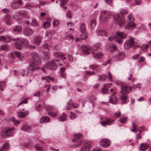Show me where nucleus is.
I'll list each match as a JSON object with an SVG mask.
<instances>
[{
  "mask_svg": "<svg viewBox=\"0 0 151 151\" xmlns=\"http://www.w3.org/2000/svg\"><path fill=\"white\" fill-rule=\"evenodd\" d=\"M30 55L34 60L30 63V65L28 68V72H26V75L31 71H33L39 68L38 65L40 63V59L38 55L35 52H33L30 54Z\"/></svg>",
  "mask_w": 151,
  "mask_h": 151,
  "instance_id": "obj_1",
  "label": "nucleus"
},
{
  "mask_svg": "<svg viewBox=\"0 0 151 151\" xmlns=\"http://www.w3.org/2000/svg\"><path fill=\"white\" fill-rule=\"evenodd\" d=\"M132 88L134 89V87H129L126 85L121 86V91L119 93V96L122 103L126 104L127 103V95L129 92V90L131 91Z\"/></svg>",
  "mask_w": 151,
  "mask_h": 151,
  "instance_id": "obj_2",
  "label": "nucleus"
},
{
  "mask_svg": "<svg viewBox=\"0 0 151 151\" xmlns=\"http://www.w3.org/2000/svg\"><path fill=\"white\" fill-rule=\"evenodd\" d=\"M126 37L127 35L125 33L118 31L116 32V35L109 37V40L110 41H112L114 40L118 43H121L123 42V40L126 38Z\"/></svg>",
  "mask_w": 151,
  "mask_h": 151,
  "instance_id": "obj_3",
  "label": "nucleus"
},
{
  "mask_svg": "<svg viewBox=\"0 0 151 151\" xmlns=\"http://www.w3.org/2000/svg\"><path fill=\"white\" fill-rule=\"evenodd\" d=\"M12 40L14 41L16 40L17 41L15 43V45L17 49L19 50L22 48V44L19 43V42H20V41L17 40L16 39H12L11 37L8 35L0 36V41H4L7 42H10V40Z\"/></svg>",
  "mask_w": 151,
  "mask_h": 151,
  "instance_id": "obj_4",
  "label": "nucleus"
},
{
  "mask_svg": "<svg viewBox=\"0 0 151 151\" xmlns=\"http://www.w3.org/2000/svg\"><path fill=\"white\" fill-rule=\"evenodd\" d=\"M58 61V60H55L49 62L44 65V68L52 71H54L57 69Z\"/></svg>",
  "mask_w": 151,
  "mask_h": 151,
  "instance_id": "obj_5",
  "label": "nucleus"
},
{
  "mask_svg": "<svg viewBox=\"0 0 151 151\" xmlns=\"http://www.w3.org/2000/svg\"><path fill=\"white\" fill-rule=\"evenodd\" d=\"M14 127L5 128L2 130L0 135L2 137L6 138L11 136L13 135L12 131Z\"/></svg>",
  "mask_w": 151,
  "mask_h": 151,
  "instance_id": "obj_6",
  "label": "nucleus"
},
{
  "mask_svg": "<svg viewBox=\"0 0 151 151\" xmlns=\"http://www.w3.org/2000/svg\"><path fill=\"white\" fill-rule=\"evenodd\" d=\"M101 124L103 126L111 125L114 123V120L110 118H101Z\"/></svg>",
  "mask_w": 151,
  "mask_h": 151,
  "instance_id": "obj_7",
  "label": "nucleus"
},
{
  "mask_svg": "<svg viewBox=\"0 0 151 151\" xmlns=\"http://www.w3.org/2000/svg\"><path fill=\"white\" fill-rule=\"evenodd\" d=\"M74 137L75 138L73 139V141L74 142L75 145L76 146L80 145L82 142V135L78 133L74 135Z\"/></svg>",
  "mask_w": 151,
  "mask_h": 151,
  "instance_id": "obj_8",
  "label": "nucleus"
},
{
  "mask_svg": "<svg viewBox=\"0 0 151 151\" xmlns=\"http://www.w3.org/2000/svg\"><path fill=\"white\" fill-rule=\"evenodd\" d=\"M127 17L129 22L125 26V28L126 29H129L135 27H136V24L132 22L134 19V17L132 14H130Z\"/></svg>",
  "mask_w": 151,
  "mask_h": 151,
  "instance_id": "obj_9",
  "label": "nucleus"
},
{
  "mask_svg": "<svg viewBox=\"0 0 151 151\" xmlns=\"http://www.w3.org/2000/svg\"><path fill=\"white\" fill-rule=\"evenodd\" d=\"M114 18L116 23L119 24L120 27L123 26L125 23L123 18V17H122L119 14H115L114 16Z\"/></svg>",
  "mask_w": 151,
  "mask_h": 151,
  "instance_id": "obj_10",
  "label": "nucleus"
},
{
  "mask_svg": "<svg viewBox=\"0 0 151 151\" xmlns=\"http://www.w3.org/2000/svg\"><path fill=\"white\" fill-rule=\"evenodd\" d=\"M109 16V12L105 11H102L99 17L100 22L101 23H104L106 21Z\"/></svg>",
  "mask_w": 151,
  "mask_h": 151,
  "instance_id": "obj_11",
  "label": "nucleus"
},
{
  "mask_svg": "<svg viewBox=\"0 0 151 151\" xmlns=\"http://www.w3.org/2000/svg\"><path fill=\"white\" fill-rule=\"evenodd\" d=\"M134 45V39L132 37H130L129 40L125 42L124 44V47L125 49H128L133 46Z\"/></svg>",
  "mask_w": 151,
  "mask_h": 151,
  "instance_id": "obj_12",
  "label": "nucleus"
},
{
  "mask_svg": "<svg viewBox=\"0 0 151 151\" xmlns=\"http://www.w3.org/2000/svg\"><path fill=\"white\" fill-rule=\"evenodd\" d=\"M80 30L82 33L83 34L81 36V38L82 39H85L87 38V36L86 34H85L86 30V26L85 24L83 23L81 24L80 25Z\"/></svg>",
  "mask_w": 151,
  "mask_h": 151,
  "instance_id": "obj_13",
  "label": "nucleus"
},
{
  "mask_svg": "<svg viewBox=\"0 0 151 151\" xmlns=\"http://www.w3.org/2000/svg\"><path fill=\"white\" fill-rule=\"evenodd\" d=\"M82 49L83 53L84 55H89L90 52H91V47L88 45L83 46Z\"/></svg>",
  "mask_w": 151,
  "mask_h": 151,
  "instance_id": "obj_14",
  "label": "nucleus"
},
{
  "mask_svg": "<svg viewBox=\"0 0 151 151\" xmlns=\"http://www.w3.org/2000/svg\"><path fill=\"white\" fill-rule=\"evenodd\" d=\"M91 147V143L89 141L85 142L84 145L81 149V151H89Z\"/></svg>",
  "mask_w": 151,
  "mask_h": 151,
  "instance_id": "obj_15",
  "label": "nucleus"
},
{
  "mask_svg": "<svg viewBox=\"0 0 151 151\" xmlns=\"http://www.w3.org/2000/svg\"><path fill=\"white\" fill-rule=\"evenodd\" d=\"M101 50L100 44H95L93 45L92 47L91 48V53L92 54H94L96 52H99Z\"/></svg>",
  "mask_w": 151,
  "mask_h": 151,
  "instance_id": "obj_16",
  "label": "nucleus"
},
{
  "mask_svg": "<svg viewBox=\"0 0 151 151\" xmlns=\"http://www.w3.org/2000/svg\"><path fill=\"white\" fill-rule=\"evenodd\" d=\"M106 49L108 52H113L116 49V46L112 43H108L107 44Z\"/></svg>",
  "mask_w": 151,
  "mask_h": 151,
  "instance_id": "obj_17",
  "label": "nucleus"
},
{
  "mask_svg": "<svg viewBox=\"0 0 151 151\" xmlns=\"http://www.w3.org/2000/svg\"><path fill=\"white\" fill-rule=\"evenodd\" d=\"M23 33L24 35L27 36H31L33 33L32 30L29 27H27L24 29Z\"/></svg>",
  "mask_w": 151,
  "mask_h": 151,
  "instance_id": "obj_18",
  "label": "nucleus"
},
{
  "mask_svg": "<svg viewBox=\"0 0 151 151\" xmlns=\"http://www.w3.org/2000/svg\"><path fill=\"white\" fill-rule=\"evenodd\" d=\"M100 145L106 147L109 146L110 144V141L107 139H104L102 140L100 143Z\"/></svg>",
  "mask_w": 151,
  "mask_h": 151,
  "instance_id": "obj_19",
  "label": "nucleus"
},
{
  "mask_svg": "<svg viewBox=\"0 0 151 151\" xmlns=\"http://www.w3.org/2000/svg\"><path fill=\"white\" fill-rule=\"evenodd\" d=\"M125 55L123 52H118L116 56V59L117 60H122L125 57Z\"/></svg>",
  "mask_w": 151,
  "mask_h": 151,
  "instance_id": "obj_20",
  "label": "nucleus"
},
{
  "mask_svg": "<svg viewBox=\"0 0 151 151\" xmlns=\"http://www.w3.org/2000/svg\"><path fill=\"white\" fill-rule=\"evenodd\" d=\"M4 21L6 24L10 25L12 23V20L10 16L8 14H6L4 19Z\"/></svg>",
  "mask_w": 151,
  "mask_h": 151,
  "instance_id": "obj_21",
  "label": "nucleus"
},
{
  "mask_svg": "<svg viewBox=\"0 0 151 151\" xmlns=\"http://www.w3.org/2000/svg\"><path fill=\"white\" fill-rule=\"evenodd\" d=\"M17 40L20 41V43L26 46L28 45L29 43V41L26 39L25 38H16Z\"/></svg>",
  "mask_w": 151,
  "mask_h": 151,
  "instance_id": "obj_22",
  "label": "nucleus"
},
{
  "mask_svg": "<svg viewBox=\"0 0 151 151\" xmlns=\"http://www.w3.org/2000/svg\"><path fill=\"white\" fill-rule=\"evenodd\" d=\"M118 101V100L115 96L114 95H112L110 98V103L113 104H116Z\"/></svg>",
  "mask_w": 151,
  "mask_h": 151,
  "instance_id": "obj_23",
  "label": "nucleus"
},
{
  "mask_svg": "<svg viewBox=\"0 0 151 151\" xmlns=\"http://www.w3.org/2000/svg\"><path fill=\"white\" fill-rule=\"evenodd\" d=\"M50 121V118L49 117L47 116H42L40 119V123L49 122Z\"/></svg>",
  "mask_w": 151,
  "mask_h": 151,
  "instance_id": "obj_24",
  "label": "nucleus"
},
{
  "mask_svg": "<svg viewBox=\"0 0 151 151\" xmlns=\"http://www.w3.org/2000/svg\"><path fill=\"white\" fill-rule=\"evenodd\" d=\"M65 55L58 53H55L54 54V56L56 57L59 58L61 60H64L66 59V58L64 56Z\"/></svg>",
  "mask_w": 151,
  "mask_h": 151,
  "instance_id": "obj_25",
  "label": "nucleus"
},
{
  "mask_svg": "<svg viewBox=\"0 0 151 151\" xmlns=\"http://www.w3.org/2000/svg\"><path fill=\"white\" fill-rule=\"evenodd\" d=\"M18 14L22 17H24L27 16V12L26 11L22 10L19 12Z\"/></svg>",
  "mask_w": 151,
  "mask_h": 151,
  "instance_id": "obj_26",
  "label": "nucleus"
},
{
  "mask_svg": "<svg viewBox=\"0 0 151 151\" xmlns=\"http://www.w3.org/2000/svg\"><path fill=\"white\" fill-rule=\"evenodd\" d=\"M100 51H99V52H96L95 53L93 54L94 57L96 59H99L102 57L103 55L102 53H101Z\"/></svg>",
  "mask_w": 151,
  "mask_h": 151,
  "instance_id": "obj_27",
  "label": "nucleus"
},
{
  "mask_svg": "<svg viewBox=\"0 0 151 151\" xmlns=\"http://www.w3.org/2000/svg\"><path fill=\"white\" fill-rule=\"evenodd\" d=\"M149 147V145L145 143H143L141 144L140 146V148L141 150H145Z\"/></svg>",
  "mask_w": 151,
  "mask_h": 151,
  "instance_id": "obj_28",
  "label": "nucleus"
},
{
  "mask_svg": "<svg viewBox=\"0 0 151 151\" xmlns=\"http://www.w3.org/2000/svg\"><path fill=\"white\" fill-rule=\"evenodd\" d=\"M34 6V4L32 2H27L25 5V8L27 9H30Z\"/></svg>",
  "mask_w": 151,
  "mask_h": 151,
  "instance_id": "obj_29",
  "label": "nucleus"
},
{
  "mask_svg": "<svg viewBox=\"0 0 151 151\" xmlns=\"http://www.w3.org/2000/svg\"><path fill=\"white\" fill-rule=\"evenodd\" d=\"M97 34L100 36H105L106 37L107 32H106L104 30H99L97 31Z\"/></svg>",
  "mask_w": 151,
  "mask_h": 151,
  "instance_id": "obj_30",
  "label": "nucleus"
},
{
  "mask_svg": "<svg viewBox=\"0 0 151 151\" xmlns=\"http://www.w3.org/2000/svg\"><path fill=\"white\" fill-rule=\"evenodd\" d=\"M42 38L40 36H38L35 40V42L37 45H40L41 43Z\"/></svg>",
  "mask_w": 151,
  "mask_h": 151,
  "instance_id": "obj_31",
  "label": "nucleus"
},
{
  "mask_svg": "<svg viewBox=\"0 0 151 151\" xmlns=\"http://www.w3.org/2000/svg\"><path fill=\"white\" fill-rule=\"evenodd\" d=\"M65 68H60V74L61 76H62L64 78H65L66 76V74L65 73Z\"/></svg>",
  "mask_w": 151,
  "mask_h": 151,
  "instance_id": "obj_32",
  "label": "nucleus"
},
{
  "mask_svg": "<svg viewBox=\"0 0 151 151\" xmlns=\"http://www.w3.org/2000/svg\"><path fill=\"white\" fill-rule=\"evenodd\" d=\"M42 80H45L46 82L49 83L50 80L52 81L54 79V78L51 77L50 76H47L42 77Z\"/></svg>",
  "mask_w": 151,
  "mask_h": 151,
  "instance_id": "obj_33",
  "label": "nucleus"
},
{
  "mask_svg": "<svg viewBox=\"0 0 151 151\" xmlns=\"http://www.w3.org/2000/svg\"><path fill=\"white\" fill-rule=\"evenodd\" d=\"M108 91V87L106 85H104L101 90V93L103 94L107 93Z\"/></svg>",
  "mask_w": 151,
  "mask_h": 151,
  "instance_id": "obj_34",
  "label": "nucleus"
},
{
  "mask_svg": "<svg viewBox=\"0 0 151 151\" xmlns=\"http://www.w3.org/2000/svg\"><path fill=\"white\" fill-rule=\"evenodd\" d=\"M31 129V127L28 125H23L21 129V130L24 131H26L29 130Z\"/></svg>",
  "mask_w": 151,
  "mask_h": 151,
  "instance_id": "obj_35",
  "label": "nucleus"
},
{
  "mask_svg": "<svg viewBox=\"0 0 151 151\" xmlns=\"http://www.w3.org/2000/svg\"><path fill=\"white\" fill-rule=\"evenodd\" d=\"M45 109L48 111H53L55 108L52 106L46 105L45 107Z\"/></svg>",
  "mask_w": 151,
  "mask_h": 151,
  "instance_id": "obj_36",
  "label": "nucleus"
},
{
  "mask_svg": "<svg viewBox=\"0 0 151 151\" xmlns=\"http://www.w3.org/2000/svg\"><path fill=\"white\" fill-rule=\"evenodd\" d=\"M68 1V0H61L60 6H63L65 9H67V7L65 5V4Z\"/></svg>",
  "mask_w": 151,
  "mask_h": 151,
  "instance_id": "obj_37",
  "label": "nucleus"
},
{
  "mask_svg": "<svg viewBox=\"0 0 151 151\" xmlns=\"http://www.w3.org/2000/svg\"><path fill=\"white\" fill-rule=\"evenodd\" d=\"M67 115L65 113H63L62 115L58 118V120L60 122H63L66 119Z\"/></svg>",
  "mask_w": 151,
  "mask_h": 151,
  "instance_id": "obj_38",
  "label": "nucleus"
},
{
  "mask_svg": "<svg viewBox=\"0 0 151 151\" xmlns=\"http://www.w3.org/2000/svg\"><path fill=\"white\" fill-rule=\"evenodd\" d=\"M12 7L13 9H17L19 7V6L15 1L13 2L12 4Z\"/></svg>",
  "mask_w": 151,
  "mask_h": 151,
  "instance_id": "obj_39",
  "label": "nucleus"
},
{
  "mask_svg": "<svg viewBox=\"0 0 151 151\" xmlns=\"http://www.w3.org/2000/svg\"><path fill=\"white\" fill-rule=\"evenodd\" d=\"M8 58L11 61H13L15 59V57L13 53L10 52L8 54Z\"/></svg>",
  "mask_w": 151,
  "mask_h": 151,
  "instance_id": "obj_40",
  "label": "nucleus"
},
{
  "mask_svg": "<svg viewBox=\"0 0 151 151\" xmlns=\"http://www.w3.org/2000/svg\"><path fill=\"white\" fill-rule=\"evenodd\" d=\"M22 29V27L20 25L17 26L13 29L14 32H19L21 31Z\"/></svg>",
  "mask_w": 151,
  "mask_h": 151,
  "instance_id": "obj_41",
  "label": "nucleus"
},
{
  "mask_svg": "<svg viewBox=\"0 0 151 151\" xmlns=\"http://www.w3.org/2000/svg\"><path fill=\"white\" fill-rule=\"evenodd\" d=\"M72 106V102L71 101H68L67 104L66 109L67 110H69L71 109Z\"/></svg>",
  "mask_w": 151,
  "mask_h": 151,
  "instance_id": "obj_42",
  "label": "nucleus"
},
{
  "mask_svg": "<svg viewBox=\"0 0 151 151\" xmlns=\"http://www.w3.org/2000/svg\"><path fill=\"white\" fill-rule=\"evenodd\" d=\"M132 126L133 127V129L132 130V131L134 132H136L137 131L136 129L137 126L136 124V123L134 122H132Z\"/></svg>",
  "mask_w": 151,
  "mask_h": 151,
  "instance_id": "obj_43",
  "label": "nucleus"
},
{
  "mask_svg": "<svg viewBox=\"0 0 151 151\" xmlns=\"http://www.w3.org/2000/svg\"><path fill=\"white\" fill-rule=\"evenodd\" d=\"M9 144L8 143H6L3 145L2 147V150L0 149V151H3L2 150H6L9 148Z\"/></svg>",
  "mask_w": 151,
  "mask_h": 151,
  "instance_id": "obj_44",
  "label": "nucleus"
},
{
  "mask_svg": "<svg viewBox=\"0 0 151 151\" xmlns=\"http://www.w3.org/2000/svg\"><path fill=\"white\" fill-rule=\"evenodd\" d=\"M96 25V21L95 20L92 19L91 21L90 27L91 28H93Z\"/></svg>",
  "mask_w": 151,
  "mask_h": 151,
  "instance_id": "obj_45",
  "label": "nucleus"
},
{
  "mask_svg": "<svg viewBox=\"0 0 151 151\" xmlns=\"http://www.w3.org/2000/svg\"><path fill=\"white\" fill-rule=\"evenodd\" d=\"M32 25L35 26H37L38 25V23L37 21L35 19L32 20L31 23Z\"/></svg>",
  "mask_w": 151,
  "mask_h": 151,
  "instance_id": "obj_46",
  "label": "nucleus"
},
{
  "mask_svg": "<svg viewBox=\"0 0 151 151\" xmlns=\"http://www.w3.org/2000/svg\"><path fill=\"white\" fill-rule=\"evenodd\" d=\"M43 54L45 56L44 58L45 59L47 60L50 58V55L49 52H43Z\"/></svg>",
  "mask_w": 151,
  "mask_h": 151,
  "instance_id": "obj_47",
  "label": "nucleus"
},
{
  "mask_svg": "<svg viewBox=\"0 0 151 151\" xmlns=\"http://www.w3.org/2000/svg\"><path fill=\"white\" fill-rule=\"evenodd\" d=\"M149 47V45H143L142 46H140L139 45H137L136 47H134V48L136 49L137 47H140L141 49H143V48L145 47L146 49H147L148 47Z\"/></svg>",
  "mask_w": 151,
  "mask_h": 151,
  "instance_id": "obj_48",
  "label": "nucleus"
},
{
  "mask_svg": "<svg viewBox=\"0 0 151 151\" xmlns=\"http://www.w3.org/2000/svg\"><path fill=\"white\" fill-rule=\"evenodd\" d=\"M50 25V23L49 22H45L43 24V27L45 28L49 27Z\"/></svg>",
  "mask_w": 151,
  "mask_h": 151,
  "instance_id": "obj_49",
  "label": "nucleus"
},
{
  "mask_svg": "<svg viewBox=\"0 0 151 151\" xmlns=\"http://www.w3.org/2000/svg\"><path fill=\"white\" fill-rule=\"evenodd\" d=\"M70 118L73 119L76 118L77 117V115L75 113L72 112V111H70Z\"/></svg>",
  "mask_w": 151,
  "mask_h": 151,
  "instance_id": "obj_50",
  "label": "nucleus"
},
{
  "mask_svg": "<svg viewBox=\"0 0 151 151\" xmlns=\"http://www.w3.org/2000/svg\"><path fill=\"white\" fill-rule=\"evenodd\" d=\"M45 3L46 2L45 1H39V4L37 5H35V6L36 7H39L40 8V6L45 5Z\"/></svg>",
  "mask_w": 151,
  "mask_h": 151,
  "instance_id": "obj_51",
  "label": "nucleus"
},
{
  "mask_svg": "<svg viewBox=\"0 0 151 151\" xmlns=\"http://www.w3.org/2000/svg\"><path fill=\"white\" fill-rule=\"evenodd\" d=\"M98 67V65H89V68L90 69L95 70Z\"/></svg>",
  "mask_w": 151,
  "mask_h": 151,
  "instance_id": "obj_52",
  "label": "nucleus"
},
{
  "mask_svg": "<svg viewBox=\"0 0 151 151\" xmlns=\"http://www.w3.org/2000/svg\"><path fill=\"white\" fill-rule=\"evenodd\" d=\"M107 77L109 80L111 82L113 81L112 80V76L111 74V73L110 72H109L107 76Z\"/></svg>",
  "mask_w": 151,
  "mask_h": 151,
  "instance_id": "obj_53",
  "label": "nucleus"
},
{
  "mask_svg": "<svg viewBox=\"0 0 151 151\" xmlns=\"http://www.w3.org/2000/svg\"><path fill=\"white\" fill-rule=\"evenodd\" d=\"M127 118H121L119 119V121L122 123L125 124L126 123Z\"/></svg>",
  "mask_w": 151,
  "mask_h": 151,
  "instance_id": "obj_54",
  "label": "nucleus"
},
{
  "mask_svg": "<svg viewBox=\"0 0 151 151\" xmlns=\"http://www.w3.org/2000/svg\"><path fill=\"white\" fill-rule=\"evenodd\" d=\"M111 61V59H109V60H107L102 65H103L106 66L108 65L109 64Z\"/></svg>",
  "mask_w": 151,
  "mask_h": 151,
  "instance_id": "obj_55",
  "label": "nucleus"
},
{
  "mask_svg": "<svg viewBox=\"0 0 151 151\" xmlns=\"http://www.w3.org/2000/svg\"><path fill=\"white\" fill-rule=\"evenodd\" d=\"M5 85V83L4 82H1L0 83V90L3 91L4 90L3 88Z\"/></svg>",
  "mask_w": 151,
  "mask_h": 151,
  "instance_id": "obj_56",
  "label": "nucleus"
},
{
  "mask_svg": "<svg viewBox=\"0 0 151 151\" xmlns=\"http://www.w3.org/2000/svg\"><path fill=\"white\" fill-rule=\"evenodd\" d=\"M44 87L45 88H47V92H48L49 91L51 88V86L50 84H47L45 85Z\"/></svg>",
  "mask_w": 151,
  "mask_h": 151,
  "instance_id": "obj_57",
  "label": "nucleus"
},
{
  "mask_svg": "<svg viewBox=\"0 0 151 151\" xmlns=\"http://www.w3.org/2000/svg\"><path fill=\"white\" fill-rule=\"evenodd\" d=\"M86 74L88 75H94L95 74V71L91 72L90 71H86Z\"/></svg>",
  "mask_w": 151,
  "mask_h": 151,
  "instance_id": "obj_58",
  "label": "nucleus"
},
{
  "mask_svg": "<svg viewBox=\"0 0 151 151\" xmlns=\"http://www.w3.org/2000/svg\"><path fill=\"white\" fill-rule=\"evenodd\" d=\"M106 78V76L105 75H100L99 76V79L101 81H103Z\"/></svg>",
  "mask_w": 151,
  "mask_h": 151,
  "instance_id": "obj_59",
  "label": "nucleus"
},
{
  "mask_svg": "<svg viewBox=\"0 0 151 151\" xmlns=\"http://www.w3.org/2000/svg\"><path fill=\"white\" fill-rule=\"evenodd\" d=\"M35 147L36 149L38 151H42V147L38 146V145H35Z\"/></svg>",
  "mask_w": 151,
  "mask_h": 151,
  "instance_id": "obj_60",
  "label": "nucleus"
},
{
  "mask_svg": "<svg viewBox=\"0 0 151 151\" xmlns=\"http://www.w3.org/2000/svg\"><path fill=\"white\" fill-rule=\"evenodd\" d=\"M142 2L141 0H135L134 3V5L139 4Z\"/></svg>",
  "mask_w": 151,
  "mask_h": 151,
  "instance_id": "obj_61",
  "label": "nucleus"
},
{
  "mask_svg": "<svg viewBox=\"0 0 151 151\" xmlns=\"http://www.w3.org/2000/svg\"><path fill=\"white\" fill-rule=\"evenodd\" d=\"M127 13V11L125 9L122 10L120 11V13L122 16L126 14Z\"/></svg>",
  "mask_w": 151,
  "mask_h": 151,
  "instance_id": "obj_62",
  "label": "nucleus"
},
{
  "mask_svg": "<svg viewBox=\"0 0 151 151\" xmlns=\"http://www.w3.org/2000/svg\"><path fill=\"white\" fill-rule=\"evenodd\" d=\"M37 110L38 111H40L42 109L41 108V105L40 104H38L37 103L36 105Z\"/></svg>",
  "mask_w": 151,
  "mask_h": 151,
  "instance_id": "obj_63",
  "label": "nucleus"
},
{
  "mask_svg": "<svg viewBox=\"0 0 151 151\" xmlns=\"http://www.w3.org/2000/svg\"><path fill=\"white\" fill-rule=\"evenodd\" d=\"M14 53L17 57L18 58H19L21 56V54L19 52L15 51L14 52Z\"/></svg>",
  "mask_w": 151,
  "mask_h": 151,
  "instance_id": "obj_64",
  "label": "nucleus"
}]
</instances>
